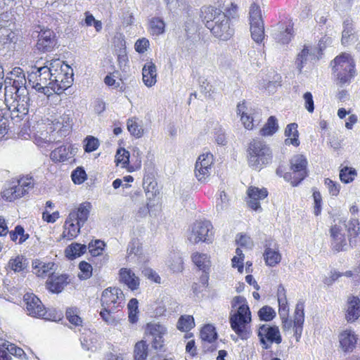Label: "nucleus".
<instances>
[{"label":"nucleus","mask_w":360,"mask_h":360,"mask_svg":"<svg viewBox=\"0 0 360 360\" xmlns=\"http://www.w3.org/2000/svg\"><path fill=\"white\" fill-rule=\"evenodd\" d=\"M232 310L229 322L232 330L243 340H247L251 333L250 323L252 321L251 311L246 299L236 296L231 301Z\"/></svg>","instance_id":"1"},{"label":"nucleus","mask_w":360,"mask_h":360,"mask_svg":"<svg viewBox=\"0 0 360 360\" xmlns=\"http://www.w3.org/2000/svg\"><path fill=\"white\" fill-rule=\"evenodd\" d=\"M124 300V295L120 288H108L103 290L101 298L103 309L100 316L105 323L115 324L116 319L113 314L123 307Z\"/></svg>","instance_id":"2"},{"label":"nucleus","mask_w":360,"mask_h":360,"mask_svg":"<svg viewBox=\"0 0 360 360\" xmlns=\"http://www.w3.org/2000/svg\"><path fill=\"white\" fill-rule=\"evenodd\" d=\"M248 162L250 167L255 170H260L264 166L272 161V151L265 142L254 139L248 146Z\"/></svg>","instance_id":"3"},{"label":"nucleus","mask_w":360,"mask_h":360,"mask_svg":"<svg viewBox=\"0 0 360 360\" xmlns=\"http://www.w3.org/2000/svg\"><path fill=\"white\" fill-rule=\"evenodd\" d=\"M333 70L340 85L349 83L355 75L354 62L349 54L343 53L335 58L331 62Z\"/></svg>","instance_id":"4"},{"label":"nucleus","mask_w":360,"mask_h":360,"mask_svg":"<svg viewBox=\"0 0 360 360\" xmlns=\"http://www.w3.org/2000/svg\"><path fill=\"white\" fill-rule=\"evenodd\" d=\"M52 79L51 74L44 66L34 68L27 76L28 82L32 87L47 96L52 94L50 87L52 86V81H51Z\"/></svg>","instance_id":"5"},{"label":"nucleus","mask_w":360,"mask_h":360,"mask_svg":"<svg viewBox=\"0 0 360 360\" xmlns=\"http://www.w3.org/2000/svg\"><path fill=\"white\" fill-rule=\"evenodd\" d=\"M5 104L10 112L11 119L15 123L20 122L24 119H27L30 103L18 101L14 98L13 91L10 93L5 88Z\"/></svg>","instance_id":"6"},{"label":"nucleus","mask_w":360,"mask_h":360,"mask_svg":"<svg viewBox=\"0 0 360 360\" xmlns=\"http://www.w3.org/2000/svg\"><path fill=\"white\" fill-rule=\"evenodd\" d=\"M307 161L303 155H295L290 160V170L292 172H286L283 178L286 181L291 180L292 186H297L307 175Z\"/></svg>","instance_id":"7"},{"label":"nucleus","mask_w":360,"mask_h":360,"mask_svg":"<svg viewBox=\"0 0 360 360\" xmlns=\"http://www.w3.org/2000/svg\"><path fill=\"white\" fill-rule=\"evenodd\" d=\"M250 30L252 39L256 43H261L264 39V25L259 6L253 3L250 8Z\"/></svg>","instance_id":"8"},{"label":"nucleus","mask_w":360,"mask_h":360,"mask_svg":"<svg viewBox=\"0 0 360 360\" xmlns=\"http://www.w3.org/2000/svg\"><path fill=\"white\" fill-rule=\"evenodd\" d=\"M258 336L264 349L270 348L271 345L274 342L280 344L282 341L278 327L276 326L262 325L258 330Z\"/></svg>","instance_id":"9"},{"label":"nucleus","mask_w":360,"mask_h":360,"mask_svg":"<svg viewBox=\"0 0 360 360\" xmlns=\"http://www.w3.org/2000/svg\"><path fill=\"white\" fill-rule=\"evenodd\" d=\"M212 225L209 221H199L195 222L191 233L188 235V240L193 243L199 241H209L212 236Z\"/></svg>","instance_id":"10"},{"label":"nucleus","mask_w":360,"mask_h":360,"mask_svg":"<svg viewBox=\"0 0 360 360\" xmlns=\"http://www.w3.org/2000/svg\"><path fill=\"white\" fill-rule=\"evenodd\" d=\"M210 29L212 34L223 41L229 39L234 34V29L231 26L229 17L226 14H220Z\"/></svg>","instance_id":"11"},{"label":"nucleus","mask_w":360,"mask_h":360,"mask_svg":"<svg viewBox=\"0 0 360 360\" xmlns=\"http://www.w3.org/2000/svg\"><path fill=\"white\" fill-rule=\"evenodd\" d=\"M213 161V155L210 153L198 157L195 165V174L199 181L202 183L207 181L211 174Z\"/></svg>","instance_id":"12"},{"label":"nucleus","mask_w":360,"mask_h":360,"mask_svg":"<svg viewBox=\"0 0 360 360\" xmlns=\"http://www.w3.org/2000/svg\"><path fill=\"white\" fill-rule=\"evenodd\" d=\"M38 28L39 31H36L39 32L37 49L42 52L51 51L57 45L56 34L50 29L41 28V26Z\"/></svg>","instance_id":"13"},{"label":"nucleus","mask_w":360,"mask_h":360,"mask_svg":"<svg viewBox=\"0 0 360 360\" xmlns=\"http://www.w3.org/2000/svg\"><path fill=\"white\" fill-rule=\"evenodd\" d=\"M24 302L26 304V310L28 315L37 318L49 319L46 317V308L36 295L32 293L25 294L24 295Z\"/></svg>","instance_id":"14"},{"label":"nucleus","mask_w":360,"mask_h":360,"mask_svg":"<svg viewBox=\"0 0 360 360\" xmlns=\"http://www.w3.org/2000/svg\"><path fill=\"white\" fill-rule=\"evenodd\" d=\"M248 206L255 211H262L259 201L265 199L268 195V191L266 188H259L255 186H250L247 191Z\"/></svg>","instance_id":"15"},{"label":"nucleus","mask_w":360,"mask_h":360,"mask_svg":"<svg viewBox=\"0 0 360 360\" xmlns=\"http://www.w3.org/2000/svg\"><path fill=\"white\" fill-rule=\"evenodd\" d=\"M67 69L64 72L59 73L58 75L53 76L52 86H50L51 91L57 94H61L64 90L70 87L72 83V73L69 74Z\"/></svg>","instance_id":"16"},{"label":"nucleus","mask_w":360,"mask_h":360,"mask_svg":"<svg viewBox=\"0 0 360 360\" xmlns=\"http://www.w3.org/2000/svg\"><path fill=\"white\" fill-rule=\"evenodd\" d=\"M264 259L266 265L274 266L281 262V255L278 252V245L273 240L265 241Z\"/></svg>","instance_id":"17"},{"label":"nucleus","mask_w":360,"mask_h":360,"mask_svg":"<svg viewBox=\"0 0 360 360\" xmlns=\"http://www.w3.org/2000/svg\"><path fill=\"white\" fill-rule=\"evenodd\" d=\"M304 302L301 300L298 301L295 307L293 316L294 336L295 337L297 342L300 341L302 333L303 324L304 321Z\"/></svg>","instance_id":"18"},{"label":"nucleus","mask_w":360,"mask_h":360,"mask_svg":"<svg viewBox=\"0 0 360 360\" xmlns=\"http://www.w3.org/2000/svg\"><path fill=\"white\" fill-rule=\"evenodd\" d=\"M292 26L290 23L285 25L278 22L273 30V37L278 42L283 44H288L292 37Z\"/></svg>","instance_id":"19"},{"label":"nucleus","mask_w":360,"mask_h":360,"mask_svg":"<svg viewBox=\"0 0 360 360\" xmlns=\"http://www.w3.org/2000/svg\"><path fill=\"white\" fill-rule=\"evenodd\" d=\"M316 49L311 48L308 46H304L300 53H298L295 65L299 73L302 72V68L308 61L314 62L318 60L316 56Z\"/></svg>","instance_id":"20"},{"label":"nucleus","mask_w":360,"mask_h":360,"mask_svg":"<svg viewBox=\"0 0 360 360\" xmlns=\"http://www.w3.org/2000/svg\"><path fill=\"white\" fill-rule=\"evenodd\" d=\"M91 207V204L89 202H82L79 205L77 210L72 211L69 214L68 221H70V220H77V223L84 225L89 218Z\"/></svg>","instance_id":"21"},{"label":"nucleus","mask_w":360,"mask_h":360,"mask_svg":"<svg viewBox=\"0 0 360 360\" xmlns=\"http://www.w3.org/2000/svg\"><path fill=\"white\" fill-rule=\"evenodd\" d=\"M220 14L225 13L219 8H214L211 6H203L201 8L200 17L205 22V26L208 29H210L211 26H213V25H214V23L216 22V19H218V16H219Z\"/></svg>","instance_id":"22"},{"label":"nucleus","mask_w":360,"mask_h":360,"mask_svg":"<svg viewBox=\"0 0 360 360\" xmlns=\"http://www.w3.org/2000/svg\"><path fill=\"white\" fill-rule=\"evenodd\" d=\"M360 316V300L352 296L349 298L347 304L345 319L348 322H354Z\"/></svg>","instance_id":"23"},{"label":"nucleus","mask_w":360,"mask_h":360,"mask_svg":"<svg viewBox=\"0 0 360 360\" xmlns=\"http://www.w3.org/2000/svg\"><path fill=\"white\" fill-rule=\"evenodd\" d=\"M330 236L332 240V250L335 252H339L346 250L347 243L344 234L340 232V229L337 226H334L330 229Z\"/></svg>","instance_id":"24"},{"label":"nucleus","mask_w":360,"mask_h":360,"mask_svg":"<svg viewBox=\"0 0 360 360\" xmlns=\"http://www.w3.org/2000/svg\"><path fill=\"white\" fill-rule=\"evenodd\" d=\"M143 82L148 87H151L157 82V68L155 65L151 62H147L142 69Z\"/></svg>","instance_id":"25"},{"label":"nucleus","mask_w":360,"mask_h":360,"mask_svg":"<svg viewBox=\"0 0 360 360\" xmlns=\"http://www.w3.org/2000/svg\"><path fill=\"white\" fill-rule=\"evenodd\" d=\"M339 341L344 352H352L355 347L357 338L352 330H345L340 334Z\"/></svg>","instance_id":"26"},{"label":"nucleus","mask_w":360,"mask_h":360,"mask_svg":"<svg viewBox=\"0 0 360 360\" xmlns=\"http://www.w3.org/2000/svg\"><path fill=\"white\" fill-rule=\"evenodd\" d=\"M120 281L134 290L139 286V278L129 269L122 268L120 270Z\"/></svg>","instance_id":"27"},{"label":"nucleus","mask_w":360,"mask_h":360,"mask_svg":"<svg viewBox=\"0 0 360 360\" xmlns=\"http://www.w3.org/2000/svg\"><path fill=\"white\" fill-rule=\"evenodd\" d=\"M69 221V216L65 222V230L63 233V237L68 239H72L75 238L80 231L81 227L83 226L82 224L77 223V220Z\"/></svg>","instance_id":"28"},{"label":"nucleus","mask_w":360,"mask_h":360,"mask_svg":"<svg viewBox=\"0 0 360 360\" xmlns=\"http://www.w3.org/2000/svg\"><path fill=\"white\" fill-rule=\"evenodd\" d=\"M25 195L23 188L18 187L17 184H10L1 192V197L7 201L11 202Z\"/></svg>","instance_id":"29"},{"label":"nucleus","mask_w":360,"mask_h":360,"mask_svg":"<svg viewBox=\"0 0 360 360\" xmlns=\"http://www.w3.org/2000/svg\"><path fill=\"white\" fill-rule=\"evenodd\" d=\"M44 66L48 69L52 77L53 76L57 77L59 73L64 72L65 69H69V66L64 65L63 62L58 58L46 60Z\"/></svg>","instance_id":"30"},{"label":"nucleus","mask_w":360,"mask_h":360,"mask_svg":"<svg viewBox=\"0 0 360 360\" xmlns=\"http://www.w3.org/2000/svg\"><path fill=\"white\" fill-rule=\"evenodd\" d=\"M11 77L10 84H12L11 87L13 86H22V85H26L27 79L25 77V72L23 70L19 67L14 68L10 72Z\"/></svg>","instance_id":"31"},{"label":"nucleus","mask_w":360,"mask_h":360,"mask_svg":"<svg viewBox=\"0 0 360 360\" xmlns=\"http://www.w3.org/2000/svg\"><path fill=\"white\" fill-rule=\"evenodd\" d=\"M86 251V245L80 243H75L68 245L65 250V256L69 259H74L77 257L81 256Z\"/></svg>","instance_id":"32"},{"label":"nucleus","mask_w":360,"mask_h":360,"mask_svg":"<svg viewBox=\"0 0 360 360\" xmlns=\"http://www.w3.org/2000/svg\"><path fill=\"white\" fill-rule=\"evenodd\" d=\"M8 92L10 93L11 91H13L14 98H16L18 101L28 103H30V98L29 96V91L27 89L26 85H22V86H13L10 87L9 89H7Z\"/></svg>","instance_id":"33"},{"label":"nucleus","mask_w":360,"mask_h":360,"mask_svg":"<svg viewBox=\"0 0 360 360\" xmlns=\"http://www.w3.org/2000/svg\"><path fill=\"white\" fill-rule=\"evenodd\" d=\"M343 27L342 44L343 45H348L355 39L352 20L349 19L345 20L343 22Z\"/></svg>","instance_id":"34"},{"label":"nucleus","mask_w":360,"mask_h":360,"mask_svg":"<svg viewBox=\"0 0 360 360\" xmlns=\"http://www.w3.org/2000/svg\"><path fill=\"white\" fill-rule=\"evenodd\" d=\"M148 354V345L146 341L141 340L134 345V357L135 360H146Z\"/></svg>","instance_id":"35"},{"label":"nucleus","mask_w":360,"mask_h":360,"mask_svg":"<svg viewBox=\"0 0 360 360\" xmlns=\"http://www.w3.org/2000/svg\"><path fill=\"white\" fill-rule=\"evenodd\" d=\"M278 120L275 116H270L267 120L266 123L260 129L262 136H271L278 131Z\"/></svg>","instance_id":"36"},{"label":"nucleus","mask_w":360,"mask_h":360,"mask_svg":"<svg viewBox=\"0 0 360 360\" xmlns=\"http://www.w3.org/2000/svg\"><path fill=\"white\" fill-rule=\"evenodd\" d=\"M51 159L54 162H65L70 158L69 156V148L61 146L53 150L50 154Z\"/></svg>","instance_id":"37"},{"label":"nucleus","mask_w":360,"mask_h":360,"mask_svg":"<svg viewBox=\"0 0 360 360\" xmlns=\"http://www.w3.org/2000/svg\"><path fill=\"white\" fill-rule=\"evenodd\" d=\"M192 260L203 272H206L210 266V260L208 259V257L206 254L198 252L194 253L192 256Z\"/></svg>","instance_id":"38"},{"label":"nucleus","mask_w":360,"mask_h":360,"mask_svg":"<svg viewBox=\"0 0 360 360\" xmlns=\"http://www.w3.org/2000/svg\"><path fill=\"white\" fill-rule=\"evenodd\" d=\"M200 337L203 341L214 342L217 338L215 328L210 324L205 326L200 331Z\"/></svg>","instance_id":"39"},{"label":"nucleus","mask_w":360,"mask_h":360,"mask_svg":"<svg viewBox=\"0 0 360 360\" xmlns=\"http://www.w3.org/2000/svg\"><path fill=\"white\" fill-rule=\"evenodd\" d=\"M194 326V319L190 315L181 316L177 322V328L184 332L191 330Z\"/></svg>","instance_id":"40"},{"label":"nucleus","mask_w":360,"mask_h":360,"mask_svg":"<svg viewBox=\"0 0 360 360\" xmlns=\"http://www.w3.org/2000/svg\"><path fill=\"white\" fill-rule=\"evenodd\" d=\"M46 285L47 288L52 292H60L64 288L65 278L63 276L56 278H52L47 281Z\"/></svg>","instance_id":"41"},{"label":"nucleus","mask_w":360,"mask_h":360,"mask_svg":"<svg viewBox=\"0 0 360 360\" xmlns=\"http://www.w3.org/2000/svg\"><path fill=\"white\" fill-rule=\"evenodd\" d=\"M285 136L290 137L292 136L290 139V142L295 146H298L300 145V141L298 140V131H297V124L296 123H291L287 125L285 130Z\"/></svg>","instance_id":"42"},{"label":"nucleus","mask_w":360,"mask_h":360,"mask_svg":"<svg viewBox=\"0 0 360 360\" xmlns=\"http://www.w3.org/2000/svg\"><path fill=\"white\" fill-rule=\"evenodd\" d=\"M165 22L159 18H153L150 22V32L153 35H160L165 32Z\"/></svg>","instance_id":"43"},{"label":"nucleus","mask_w":360,"mask_h":360,"mask_svg":"<svg viewBox=\"0 0 360 360\" xmlns=\"http://www.w3.org/2000/svg\"><path fill=\"white\" fill-rule=\"evenodd\" d=\"M356 176V172L352 167H345L340 171V180L346 184L352 182Z\"/></svg>","instance_id":"44"},{"label":"nucleus","mask_w":360,"mask_h":360,"mask_svg":"<svg viewBox=\"0 0 360 360\" xmlns=\"http://www.w3.org/2000/svg\"><path fill=\"white\" fill-rule=\"evenodd\" d=\"M127 307L129 309V321L132 323H136L138 321V300L136 298L131 299Z\"/></svg>","instance_id":"45"},{"label":"nucleus","mask_w":360,"mask_h":360,"mask_svg":"<svg viewBox=\"0 0 360 360\" xmlns=\"http://www.w3.org/2000/svg\"><path fill=\"white\" fill-rule=\"evenodd\" d=\"M345 226L347 230L349 237H350L349 242L352 243V238H355L359 233L360 228L359 226V221L357 219H352L349 221L347 224H345Z\"/></svg>","instance_id":"46"},{"label":"nucleus","mask_w":360,"mask_h":360,"mask_svg":"<svg viewBox=\"0 0 360 360\" xmlns=\"http://www.w3.org/2000/svg\"><path fill=\"white\" fill-rule=\"evenodd\" d=\"M147 331L152 337L163 336L166 332V328L159 323H148L147 325Z\"/></svg>","instance_id":"47"},{"label":"nucleus","mask_w":360,"mask_h":360,"mask_svg":"<svg viewBox=\"0 0 360 360\" xmlns=\"http://www.w3.org/2000/svg\"><path fill=\"white\" fill-rule=\"evenodd\" d=\"M258 316L262 321H269L276 316V312L271 307L264 306L259 310Z\"/></svg>","instance_id":"48"},{"label":"nucleus","mask_w":360,"mask_h":360,"mask_svg":"<svg viewBox=\"0 0 360 360\" xmlns=\"http://www.w3.org/2000/svg\"><path fill=\"white\" fill-rule=\"evenodd\" d=\"M79 268L81 274L78 275L79 278L82 280H86L92 276V266L90 264L85 261H82L79 264Z\"/></svg>","instance_id":"49"},{"label":"nucleus","mask_w":360,"mask_h":360,"mask_svg":"<svg viewBox=\"0 0 360 360\" xmlns=\"http://www.w3.org/2000/svg\"><path fill=\"white\" fill-rule=\"evenodd\" d=\"M8 266L15 272H20L25 269L27 264L23 262V257L17 256L9 260Z\"/></svg>","instance_id":"50"},{"label":"nucleus","mask_w":360,"mask_h":360,"mask_svg":"<svg viewBox=\"0 0 360 360\" xmlns=\"http://www.w3.org/2000/svg\"><path fill=\"white\" fill-rule=\"evenodd\" d=\"M127 129L130 134L136 137L141 138L143 135V129L132 120H128Z\"/></svg>","instance_id":"51"},{"label":"nucleus","mask_w":360,"mask_h":360,"mask_svg":"<svg viewBox=\"0 0 360 360\" xmlns=\"http://www.w3.org/2000/svg\"><path fill=\"white\" fill-rule=\"evenodd\" d=\"M67 319L75 326H80L82 323V319L78 316L77 309L68 308L66 310Z\"/></svg>","instance_id":"52"},{"label":"nucleus","mask_w":360,"mask_h":360,"mask_svg":"<svg viewBox=\"0 0 360 360\" xmlns=\"http://www.w3.org/2000/svg\"><path fill=\"white\" fill-rule=\"evenodd\" d=\"M104 243L100 240H95L94 243L89 244V250L91 255L94 257L100 255L103 250Z\"/></svg>","instance_id":"53"},{"label":"nucleus","mask_w":360,"mask_h":360,"mask_svg":"<svg viewBox=\"0 0 360 360\" xmlns=\"http://www.w3.org/2000/svg\"><path fill=\"white\" fill-rule=\"evenodd\" d=\"M4 346L6 347V350L10 353V354L18 356L20 359L22 357H25L26 354L22 349L17 347L15 345L8 342L5 343Z\"/></svg>","instance_id":"54"},{"label":"nucleus","mask_w":360,"mask_h":360,"mask_svg":"<svg viewBox=\"0 0 360 360\" xmlns=\"http://www.w3.org/2000/svg\"><path fill=\"white\" fill-rule=\"evenodd\" d=\"M71 177L75 184H80L86 180V174L82 168L77 167L72 172Z\"/></svg>","instance_id":"55"},{"label":"nucleus","mask_w":360,"mask_h":360,"mask_svg":"<svg viewBox=\"0 0 360 360\" xmlns=\"http://www.w3.org/2000/svg\"><path fill=\"white\" fill-rule=\"evenodd\" d=\"M85 142L84 150L87 153L96 150L99 146L98 140L94 136H87L85 139Z\"/></svg>","instance_id":"56"},{"label":"nucleus","mask_w":360,"mask_h":360,"mask_svg":"<svg viewBox=\"0 0 360 360\" xmlns=\"http://www.w3.org/2000/svg\"><path fill=\"white\" fill-rule=\"evenodd\" d=\"M229 202L226 194L224 191H221L218 198L216 208L218 212L225 210L229 207Z\"/></svg>","instance_id":"57"},{"label":"nucleus","mask_w":360,"mask_h":360,"mask_svg":"<svg viewBox=\"0 0 360 360\" xmlns=\"http://www.w3.org/2000/svg\"><path fill=\"white\" fill-rule=\"evenodd\" d=\"M72 121V120L70 117L69 115L63 114L62 116L60 117V119L55 125L56 127L57 125L59 124L60 130L63 129V131H68L71 127Z\"/></svg>","instance_id":"58"},{"label":"nucleus","mask_w":360,"mask_h":360,"mask_svg":"<svg viewBox=\"0 0 360 360\" xmlns=\"http://www.w3.org/2000/svg\"><path fill=\"white\" fill-rule=\"evenodd\" d=\"M18 187L23 188L25 194L27 193V189L34 186V180L32 177H22L18 181Z\"/></svg>","instance_id":"59"},{"label":"nucleus","mask_w":360,"mask_h":360,"mask_svg":"<svg viewBox=\"0 0 360 360\" xmlns=\"http://www.w3.org/2000/svg\"><path fill=\"white\" fill-rule=\"evenodd\" d=\"M8 131V120L5 117V113L0 110V139L4 137Z\"/></svg>","instance_id":"60"},{"label":"nucleus","mask_w":360,"mask_h":360,"mask_svg":"<svg viewBox=\"0 0 360 360\" xmlns=\"http://www.w3.org/2000/svg\"><path fill=\"white\" fill-rule=\"evenodd\" d=\"M325 184L327 186L330 194L337 196L339 194L340 186L330 179H325Z\"/></svg>","instance_id":"61"},{"label":"nucleus","mask_w":360,"mask_h":360,"mask_svg":"<svg viewBox=\"0 0 360 360\" xmlns=\"http://www.w3.org/2000/svg\"><path fill=\"white\" fill-rule=\"evenodd\" d=\"M129 153L124 148H119L116 153V158L117 163H122L124 165L128 164L129 160Z\"/></svg>","instance_id":"62"},{"label":"nucleus","mask_w":360,"mask_h":360,"mask_svg":"<svg viewBox=\"0 0 360 360\" xmlns=\"http://www.w3.org/2000/svg\"><path fill=\"white\" fill-rule=\"evenodd\" d=\"M313 198L314 201V214L318 216L321 211V202L322 198L320 192L317 191H314L313 192Z\"/></svg>","instance_id":"63"},{"label":"nucleus","mask_w":360,"mask_h":360,"mask_svg":"<svg viewBox=\"0 0 360 360\" xmlns=\"http://www.w3.org/2000/svg\"><path fill=\"white\" fill-rule=\"evenodd\" d=\"M149 46V41L146 38H142L136 41L135 49L140 53H144Z\"/></svg>","instance_id":"64"}]
</instances>
